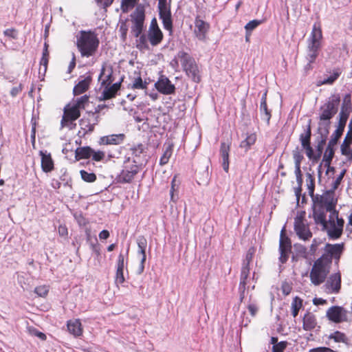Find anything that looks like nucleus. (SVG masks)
Listing matches in <instances>:
<instances>
[{
    "mask_svg": "<svg viewBox=\"0 0 352 352\" xmlns=\"http://www.w3.org/2000/svg\"><path fill=\"white\" fill-rule=\"evenodd\" d=\"M315 223L322 226L328 237L331 240L340 239L343 233L344 221L339 217L338 211L322 213L320 210L318 214H313Z\"/></svg>",
    "mask_w": 352,
    "mask_h": 352,
    "instance_id": "f257e3e1",
    "label": "nucleus"
},
{
    "mask_svg": "<svg viewBox=\"0 0 352 352\" xmlns=\"http://www.w3.org/2000/svg\"><path fill=\"white\" fill-rule=\"evenodd\" d=\"M340 102V97L338 94L332 95L329 100L321 107L320 114V122L318 131L321 134L327 135L330 120L337 113Z\"/></svg>",
    "mask_w": 352,
    "mask_h": 352,
    "instance_id": "f03ea898",
    "label": "nucleus"
},
{
    "mask_svg": "<svg viewBox=\"0 0 352 352\" xmlns=\"http://www.w3.org/2000/svg\"><path fill=\"white\" fill-rule=\"evenodd\" d=\"M97 35L91 31L81 30L76 38V46L82 57L94 56L99 46Z\"/></svg>",
    "mask_w": 352,
    "mask_h": 352,
    "instance_id": "7ed1b4c3",
    "label": "nucleus"
},
{
    "mask_svg": "<svg viewBox=\"0 0 352 352\" xmlns=\"http://www.w3.org/2000/svg\"><path fill=\"white\" fill-rule=\"evenodd\" d=\"M323 35L322 25L320 21L314 23L311 32L307 40V59L311 63H314L319 55L322 47Z\"/></svg>",
    "mask_w": 352,
    "mask_h": 352,
    "instance_id": "20e7f679",
    "label": "nucleus"
},
{
    "mask_svg": "<svg viewBox=\"0 0 352 352\" xmlns=\"http://www.w3.org/2000/svg\"><path fill=\"white\" fill-rule=\"evenodd\" d=\"M164 38V34L160 28L157 21L155 17L153 18L147 34H142L137 43V47L140 50H147L149 49L148 43L152 46H157L162 43Z\"/></svg>",
    "mask_w": 352,
    "mask_h": 352,
    "instance_id": "39448f33",
    "label": "nucleus"
},
{
    "mask_svg": "<svg viewBox=\"0 0 352 352\" xmlns=\"http://www.w3.org/2000/svg\"><path fill=\"white\" fill-rule=\"evenodd\" d=\"M337 201L332 190H328L322 195H316L313 202V214H318L319 210L322 213L338 211L336 209Z\"/></svg>",
    "mask_w": 352,
    "mask_h": 352,
    "instance_id": "423d86ee",
    "label": "nucleus"
},
{
    "mask_svg": "<svg viewBox=\"0 0 352 352\" xmlns=\"http://www.w3.org/2000/svg\"><path fill=\"white\" fill-rule=\"evenodd\" d=\"M177 56L181 60L182 66L186 75L195 82H199L201 78L200 70L194 58L184 51L179 52Z\"/></svg>",
    "mask_w": 352,
    "mask_h": 352,
    "instance_id": "0eeeda50",
    "label": "nucleus"
},
{
    "mask_svg": "<svg viewBox=\"0 0 352 352\" xmlns=\"http://www.w3.org/2000/svg\"><path fill=\"white\" fill-rule=\"evenodd\" d=\"M344 243H326L322 249V254L318 259L331 267L332 261L338 265L341 255L344 252Z\"/></svg>",
    "mask_w": 352,
    "mask_h": 352,
    "instance_id": "6e6552de",
    "label": "nucleus"
},
{
    "mask_svg": "<svg viewBox=\"0 0 352 352\" xmlns=\"http://www.w3.org/2000/svg\"><path fill=\"white\" fill-rule=\"evenodd\" d=\"M331 270V266L316 259L310 272V280L315 286L323 283L327 278Z\"/></svg>",
    "mask_w": 352,
    "mask_h": 352,
    "instance_id": "1a4fd4ad",
    "label": "nucleus"
},
{
    "mask_svg": "<svg viewBox=\"0 0 352 352\" xmlns=\"http://www.w3.org/2000/svg\"><path fill=\"white\" fill-rule=\"evenodd\" d=\"M145 18V9L142 6H137L135 10L131 14V32L134 37L140 38L143 34Z\"/></svg>",
    "mask_w": 352,
    "mask_h": 352,
    "instance_id": "9d476101",
    "label": "nucleus"
},
{
    "mask_svg": "<svg viewBox=\"0 0 352 352\" xmlns=\"http://www.w3.org/2000/svg\"><path fill=\"white\" fill-rule=\"evenodd\" d=\"M105 157V153L102 151H95L89 146L78 147L75 151L76 161L91 159L92 161L99 162Z\"/></svg>",
    "mask_w": 352,
    "mask_h": 352,
    "instance_id": "9b49d317",
    "label": "nucleus"
},
{
    "mask_svg": "<svg viewBox=\"0 0 352 352\" xmlns=\"http://www.w3.org/2000/svg\"><path fill=\"white\" fill-rule=\"evenodd\" d=\"M305 212L302 211L294 219V230L299 239L304 241L309 239L312 236L306 219Z\"/></svg>",
    "mask_w": 352,
    "mask_h": 352,
    "instance_id": "f8f14e48",
    "label": "nucleus"
},
{
    "mask_svg": "<svg viewBox=\"0 0 352 352\" xmlns=\"http://www.w3.org/2000/svg\"><path fill=\"white\" fill-rule=\"evenodd\" d=\"M100 121V116L92 111L87 112L86 115L79 121L80 129L85 134L91 133L94 131L95 126Z\"/></svg>",
    "mask_w": 352,
    "mask_h": 352,
    "instance_id": "ddd939ff",
    "label": "nucleus"
},
{
    "mask_svg": "<svg viewBox=\"0 0 352 352\" xmlns=\"http://www.w3.org/2000/svg\"><path fill=\"white\" fill-rule=\"evenodd\" d=\"M327 318L335 323H341L348 321V311L342 307L332 306L329 307L326 313Z\"/></svg>",
    "mask_w": 352,
    "mask_h": 352,
    "instance_id": "4468645a",
    "label": "nucleus"
},
{
    "mask_svg": "<svg viewBox=\"0 0 352 352\" xmlns=\"http://www.w3.org/2000/svg\"><path fill=\"white\" fill-rule=\"evenodd\" d=\"M159 17L162 20L163 27L166 30L172 33L173 29V19L171 14V4L157 6Z\"/></svg>",
    "mask_w": 352,
    "mask_h": 352,
    "instance_id": "2eb2a0df",
    "label": "nucleus"
},
{
    "mask_svg": "<svg viewBox=\"0 0 352 352\" xmlns=\"http://www.w3.org/2000/svg\"><path fill=\"white\" fill-rule=\"evenodd\" d=\"M80 116V111L74 104H67L63 109V115L61 120L62 127L67 126L69 124L78 120Z\"/></svg>",
    "mask_w": 352,
    "mask_h": 352,
    "instance_id": "dca6fc26",
    "label": "nucleus"
},
{
    "mask_svg": "<svg viewBox=\"0 0 352 352\" xmlns=\"http://www.w3.org/2000/svg\"><path fill=\"white\" fill-rule=\"evenodd\" d=\"M327 294H338L341 289V274L340 272L331 274L324 285Z\"/></svg>",
    "mask_w": 352,
    "mask_h": 352,
    "instance_id": "f3484780",
    "label": "nucleus"
},
{
    "mask_svg": "<svg viewBox=\"0 0 352 352\" xmlns=\"http://www.w3.org/2000/svg\"><path fill=\"white\" fill-rule=\"evenodd\" d=\"M155 87L161 94L170 95L175 93V87L165 76L162 75L155 83Z\"/></svg>",
    "mask_w": 352,
    "mask_h": 352,
    "instance_id": "a211bd4d",
    "label": "nucleus"
},
{
    "mask_svg": "<svg viewBox=\"0 0 352 352\" xmlns=\"http://www.w3.org/2000/svg\"><path fill=\"white\" fill-rule=\"evenodd\" d=\"M209 28L210 24L208 23L201 19L199 16H196L194 33L199 40L204 41L206 39Z\"/></svg>",
    "mask_w": 352,
    "mask_h": 352,
    "instance_id": "6ab92c4d",
    "label": "nucleus"
},
{
    "mask_svg": "<svg viewBox=\"0 0 352 352\" xmlns=\"http://www.w3.org/2000/svg\"><path fill=\"white\" fill-rule=\"evenodd\" d=\"M136 243L138 248V254L142 256L138 268L139 274H141L144 270V263L146 259V250L147 248V240L144 236H139L136 239Z\"/></svg>",
    "mask_w": 352,
    "mask_h": 352,
    "instance_id": "aec40b11",
    "label": "nucleus"
},
{
    "mask_svg": "<svg viewBox=\"0 0 352 352\" xmlns=\"http://www.w3.org/2000/svg\"><path fill=\"white\" fill-rule=\"evenodd\" d=\"M339 117L340 118L338 128L332 135L331 138L330 140L331 141H332L333 143H338V140L342 136L349 118V113L344 112L343 111H341V112L339 114Z\"/></svg>",
    "mask_w": 352,
    "mask_h": 352,
    "instance_id": "412c9836",
    "label": "nucleus"
},
{
    "mask_svg": "<svg viewBox=\"0 0 352 352\" xmlns=\"http://www.w3.org/2000/svg\"><path fill=\"white\" fill-rule=\"evenodd\" d=\"M92 82V77L90 74L83 77L82 80H80L74 87L73 94L74 96H78L86 92Z\"/></svg>",
    "mask_w": 352,
    "mask_h": 352,
    "instance_id": "4be33fe9",
    "label": "nucleus"
},
{
    "mask_svg": "<svg viewBox=\"0 0 352 352\" xmlns=\"http://www.w3.org/2000/svg\"><path fill=\"white\" fill-rule=\"evenodd\" d=\"M120 82H116L113 84L110 87H105V89L103 90L102 93L100 100H107L115 98L117 94V92L120 89Z\"/></svg>",
    "mask_w": 352,
    "mask_h": 352,
    "instance_id": "5701e85b",
    "label": "nucleus"
},
{
    "mask_svg": "<svg viewBox=\"0 0 352 352\" xmlns=\"http://www.w3.org/2000/svg\"><path fill=\"white\" fill-rule=\"evenodd\" d=\"M230 151V144L221 142L220 146V154L222 158V166L226 172L229 169V153Z\"/></svg>",
    "mask_w": 352,
    "mask_h": 352,
    "instance_id": "b1692460",
    "label": "nucleus"
},
{
    "mask_svg": "<svg viewBox=\"0 0 352 352\" xmlns=\"http://www.w3.org/2000/svg\"><path fill=\"white\" fill-rule=\"evenodd\" d=\"M317 326V320L314 314L307 312L302 319V328L305 331H311Z\"/></svg>",
    "mask_w": 352,
    "mask_h": 352,
    "instance_id": "393cba45",
    "label": "nucleus"
},
{
    "mask_svg": "<svg viewBox=\"0 0 352 352\" xmlns=\"http://www.w3.org/2000/svg\"><path fill=\"white\" fill-rule=\"evenodd\" d=\"M124 139V134H112L102 137L100 140V144L118 145L122 143Z\"/></svg>",
    "mask_w": 352,
    "mask_h": 352,
    "instance_id": "a878e982",
    "label": "nucleus"
},
{
    "mask_svg": "<svg viewBox=\"0 0 352 352\" xmlns=\"http://www.w3.org/2000/svg\"><path fill=\"white\" fill-rule=\"evenodd\" d=\"M67 326L69 332L74 335L75 337H78L82 335V324L79 319L70 320L67 321Z\"/></svg>",
    "mask_w": 352,
    "mask_h": 352,
    "instance_id": "bb28decb",
    "label": "nucleus"
},
{
    "mask_svg": "<svg viewBox=\"0 0 352 352\" xmlns=\"http://www.w3.org/2000/svg\"><path fill=\"white\" fill-rule=\"evenodd\" d=\"M173 149L174 144L173 142H167L164 144V151L160 160V165H164L168 162L173 155Z\"/></svg>",
    "mask_w": 352,
    "mask_h": 352,
    "instance_id": "cd10ccee",
    "label": "nucleus"
},
{
    "mask_svg": "<svg viewBox=\"0 0 352 352\" xmlns=\"http://www.w3.org/2000/svg\"><path fill=\"white\" fill-rule=\"evenodd\" d=\"M41 155V167L45 173L51 171L54 168V162L50 154H45L43 151L40 153Z\"/></svg>",
    "mask_w": 352,
    "mask_h": 352,
    "instance_id": "c85d7f7f",
    "label": "nucleus"
},
{
    "mask_svg": "<svg viewBox=\"0 0 352 352\" xmlns=\"http://www.w3.org/2000/svg\"><path fill=\"white\" fill-rule=\"evenodd\" d=\"M341 74L342 69L340 68H335L329 77L322 80L318 81L317 86H321L324 85H333L340 76Z\"/></svg>",
    "mask_w": 352,
    "mask_h": 352,
    "instance_id": "c756f323",
    "label": "nucleus"
},
{
    "mask_svg": "<svg viewBox=\"0 0 352 352\" xmlns=\"http://www.w3.org/2000/svg\"><path fill=\"white\" fill-rule=\"evenodd\" d=\"M279 249L291 250L292 243L290 239L286 235L285 227L284 226L280 234Z\"/></svg>",
    "mask_w": 352,
    "mask_h": 352,
    "instance_id": "7c9ffc66",
    "label": "nucleus"
},
{
    "mask_svg": "<svg viewBox=\"0 0 352 352\" xmlns=\"http://www.w3.org/2000/svg\"><path fill=\"white\" fill-rule=\"evenodd\" d=\"M256 140L257 137L256 133L248 134L246 138L241 142L239 146L244 148L245 151L247 152L250 149L251 146L256 143Z\"/></svg>",
    "mask_w": 352,
    "mask_h": 352,
    "instance_id": "2f4dec72",
    "label": "nucleus"
},
{
    "mask_svg": "<svg viewBox=\"0 0 352 352\" xmlns=\"http://www.w3.org/2000/svg\"><path fill=\"white\" fill-rule=\"evenodd\" d=\"M336 144L337 143H333L332 141L329 140L323 156V161L326 163V164H330L334 156V147L336 146Z\"/></svg>",
    "mask_w": 352,
    "mask_h": 352,
    "instance_id": "473e14b6",
    "label": "nucleus"
},
{
    "mask_svg": "<svg viewBox=\"0 0 352 352\" xmlns=\"http://www.w3.org/2000/svg\"><path fill=\"white\" fill-rule=\"evenodd\" d=\"M292 155H293V158H294V162H295V168H296L295 172H296V176H302L301 170H300V164H301L302 160H303V155H302V153L298 150V148L294 150Z\"/></svg>",
    "mask_w": 352,
    "mask_h": 352,
    "instance_id": "72a5a7b5",
    "label": "nucleus"
},
{
    "mask_svg": "<svg viewBox=\"0 0 352 352\" xmlns=\"http://www.w3.org/2000/svg\"><path fill=\"white\" fill-rule=\"evenodd\" d=\"M311 120L307 126V129L305 133H302L300 136V140L301 145L303 147L311 145Z\"/></svg>",
    "mask_w": 352,
    "mask_h": 352,
    "instance_id": "f704fd0d",
    "label": "nucleus"
},
{
    "mask_svg": "<svg viewBox=\"0 0 352 352\" xmlns=\"http://www.w3.org/2000/svg\"><path fill=\"white\" fill-rule=\"evenodd\" d=\"M260 110L261 113L265 114L264 119H265L267 122V123L270 122V118H271V111L267 108V91L263 95L261 104H260Z\"/></svg>",
    "mask_w": 352,
    "mask_h": 352,
    "instance_id": "c9c22d12",
    "label": "nucleus"
},
{
    "mask_svg": "<svg viewBox=\"0 0 352 352\" xmlns=\"http://www.w3.org/2000/svg\"><path fill=\"white\" fill-rule=\"evenodd\" d=\"M48 44L45 42L44 43V48L43 51L42 57L40 60V71L41 70V67H43V72L45 73L47 71V65L49 63V58H50V53L48 51Z\"/></svg>",
    "mask_w": 352,
    "mask_h": 352,
    "instance_id": "e433bc0d",
    "label": "nucleus"
},
{
    "mask_svg": "<svg viewBox=\"0 0 352 352\" xmlns=\"http://www.w3.org/2000/svg\"><path fill=\"white\" fill-rule=\"evenodd\" d=\"M329 340H333L336 342L347 343L348 339L346 335L339 331H336L329 336Z\"/></svg>",
    "mask_w": 352,
    "mask_h": 352,
    "instance_id": "4c0bfd02",
    "label": "nucleus"
},
{
    "mask_svg": "<svg viewBox=\"0 0 352 352\" xmlns=\"http://www.w3.org/2000/svg\"><path fill=\"white\" fill-rule=\"evenodd\" d=\"M250 274V267L249 265H243L241 271V277H240V283L241 287L243 285H246L248 282V278Z\"/></svg>",
    "mask_w": 352,
    "mask_h": 352,
    "instance_id": "58836bf2",
    "label": "nucleus"
},
{
    "mask_svg": "<svg viewBox=\"0 0 352 352\" xmlns=\"http://www.w3.org/2000/svg\"><path fill=\"white\" fill-rule=\"evenodd\" d=\"M302 305V300L298 298V296H296L292 302V316L296 318L298 314V311L300 309Z\"/></svg>",
    "mask_w": 352,
    "mask_h": 352,
    "instance_id": "ea45409f",
    "label": "nucleus"
},
{
    "mask_svg": "<svg viewBox=\"0 0 352 352\" xmlns=\"http://www.w3.org/2000/svg\"><path fill=\"white\" fill-rule=\"evenodd\" d=\"M89 97L87 95H84L80 98H78L74 102V105L77 107L79 111L84 109L85 106L89 102Z\"/></svg>",
    "mask_w": 352,
    "mask_h": 352,
    "instance_id": "a19ab883",
    "label": "nucleus"
},
{
    "mask_svg": "<svg viewBox=\"0 0 352 352\" xmlns=\"http://www.w3.org/2000/svg\"><path fill=\"white\" fill-rule=\"evenodd\" d=\"M62 182H63V187L67 188V187L70 186L69 184V181L68 180L66 181L65 179H63V177H56V178L54 177L52 179L51 185L55 189L60 188L62 185Z\"/></svg>",
    "mask_w": 352,
    "mask_h": 352,
    "instance_id": "79ce46f5",
    "label": "nucleus"
},
{
    "mask_svg": "<svg viewBox=\"0 0 352 352\" xmlns=\"http://www.w3.org/2000/svg\"><path fill=\"white\" fill-rule=\"evenodd\" d=\"M148 83L144 81L143 82L142 77L138 76L134 79L131 85L133 89H146Z\"/></svg>",
    "mask_w": 352,
    "mask_h": 352,
    "instance_id": "37998d69",
    "label": "nucleus"
},
{
    "mask_svg": "<svg viewBox=\"0 0 352 352\" xmlns=\"http://www.w3.org/2000/svg\"><path fill=\"white\" fill-rule=\"evenodd\" d=\"M139 0H122L121 10L123 12H126L129 9L133 8Z\"/></svg>",
    "mask_w": 352,
    "mask_h": 352,
    "instance_id": "c03bdc74",
    "label": "nucleus"
},
{
    "mask_svg": "<svg viewBox=\"0 0 352 352\" xmlns=\"http://www.w3.org/2000/svg\"><path fill=\"white\" fill-rule=\"evenodd\" d=\"M308 193L311 197L312 200L314 201V199H315L314 196V189H315V177H307L306 179Z\"/></svg>",
    "mask_w": 352,
    "mask_h": 352,
    "instance_id": "a18cd8bd",
    "label": "nucleus"
},
{
    "mask_svg": "<svg viewBox=\"0 0 352 352\" xmlns=\"http://www.w3.org/2000/svg\"><path fill=\"white\" fill-rule=\"evenodd\" d=\"M296 181H297L298 186L294 188V192H295V195L296 197L297 205L300 206L299 201H300V198L302 195L301 192H302V185L303 183V177H296Z\"/></svg>",
    "mask_w": 352,
    "mask_h": 352,
    "instance_id": "49530a36",
    "label": "nucleus"
},
{
    "mask_svg": "<svg viewBox=\"0 0 352 352\" xmlns=\"http://www.w3.org/2000/svg\"><path fill=\"white\" fill-rule=\"evenodd\" d=\"M261 23V21L259 20L250 21L245 26V31L252 32V31L256 28Z\"/></svg>",
    "mask_w": 352,
    "mask_h": 352,
    "instance_id": "de8ad7c7",
    "label": "nucleus"
},
{
    "mask_svg": "<svg viewBox=\"0 0 352 352\" xmlns=\"http://www.w3.org/2000/svg\"><path fill=\"white\" fill-rule=\"evenodd\" d=\"M287 346V342L281 341L272 346V352H283Z\"/></svg>",
    "mask_w": 352,
    "mask_h": 352,
    "instance_id": "09e8293b",
    "label": "nucleus"
},
{
    "mask_svg": "<svg viewBox=\"0 0 352 352\" xmlns=\"http://www.w3.org/2000/svg\"><path fill=\"white\" fill-rule=\"evenodd\" d=\"M133 155L139 156L144 151V146L142 144H138L131 148Z\"/></svg>",
    "mask_w": 352,
    "mask_h": 352,
    "instance_id": "8fccbe9b",
    "label": "nucleus"
},
{
    "mask_svg": "<svg viewBox=\"0 0 352 352\" xmlns=\"http://www.w3.org/2000/svg\"><path fill=\"white\" fill-rule=\"evenodd\" d=\"M303 148L305 150V153L309 160L317 161L316 155L314 152V150L311 145L303 147Z\"/></svg>",
    "mask_w": 352,
    "mask_h": 352,
    "instance_id": "3c124183",
    "label": "nucleus"
},
{
    "mask_svg": "<svg viewBox=\"0 0 352 352\" xmlns=\"http://www.w3.org/2000/svg\"><path fill=\"white\" fill-rule=\"evenodd\" d=\"M322 243L320 239H314L312 243L310 246V254L311 255H315L318 250V246Z\"/></svg>",
    "mask_w": 352,
    "mask_h": 352,
    "instance_id": "603ef678",
    "label": "nucleus"
},
{
    "mask_svg": "<svg viewBox=\"0 0 352 352\" xmlns=\"http://www.w3.org/2000/svg\"><path fill=\"white\" fill-rule=\"evenodd\" d=\"M280 252V257L279 261L281 263H285L287 262L289 258V253L291 252V250H284V249H279Z\"/></svg>",
    "mask_w": 352,
    "mask_h": 352,
    "instance_id": "864d4df0",
    "label": "nucleus"
},
{
    "mask_svg": "<svg viewBox=\"0 0 352 352\" xmlns=\"http://www.w3.org/2000/svg\"><path fill=\"white\" fill-rule=\"evenodd\" d=\"M35 293L41 297L45 296L48 293V289L46 286L42 285L36 287L34 289Z\"/></svg>",
    "mask_w": 352,
    "mask_h": 352,
    "instance_id": "5fc2aeb1",
    "label": "nucleus"
},
{
    "mask_svg": "<svg viewBox=\"0 0 352 352\" xmlns=\"http://www.w3.org/2000/svg\"><path fill=\"white\" fill-rule=\"evenodd\" d=\"M95 1L99 7H101L104 10H107V8L111 6L114 1V0H95Z\"/></svg>",
    "mask_w": 352,
    "mask_h": 352,
    "instance_id": "6e6d98bb",
    "label": "nucleus"
},
{
    "mask_svg": "<svg viewBox=\"0 0 352 352\" xmlns=\"http://www.w3.org/2000/svg\"><path fill=\"white\" fill-rule=\"evenodd\" d=\"M254 252V251L253 248L249 249V250L248 251V252L246 254L245 258L243 261V265H250V263L252 261V258H253Z\"/></svg>",
    "mask_w": 352,
    "mask_h": 352,
    "instance_id": "4d7b16f0",
    "label": "nucleus"
},
{
    "mask_svg": "<svg viewBox=\"0 0 352 352\" xmlns=\"http://www.w3.org/2000/svg\"><path fill=\"white\" fill-rule=\"evenodd\" d=\"M324 143H325V140H322L318 144V145L316 146V155L317 161L320 158V157L322 155Z\"/></svg>",
    "mask_w": 352,
    "mask_h": 352,
    "instance_id": "13d9d810",
    "label": "nucleus"
},
{
    "mask_svg": "<svg viewBox=\"0 0 352 352\" xmlns=\"http://www.w3.org/2000/svg\"><path fill=\"white\" fill-rule=\"evenodd\" d=\"M116 282L122 284L124 282V270H117L116 273Z\"/></svg>",
    "mask_w": 352,
    "mask_h": 352,
    "instance_id": "bf43d9fd",
    "label": "nucleus"
},
{
    "mask_svg": "<svg viewBox=\"0 0 352 352\" xmlns=\"http://www.w3.org/2000/svg\"><path fill=\"white\" fill-rule=\"evenodd\" d=\"M3 34L5 36L14 39L17 37V31L14 28L7 29L3 32Z\"/></svg>",
    "mask_w": 352,
    "mask_h": 352,
    "instance_id": "052dcab7",
    "label": "nucleus"
},
{
    "mask_svg": "<svg viewBox=\"0 0 352 352\" xmlns=\"http://www.w3.org/2000/svg\"><path fill=\"white\" fill-rule=\"evenodd\" d=\"M292 289V288L288 283H287V282L283 283V284L281 285V290L283 292V294L285 296L289 295L291 293Z\"/></svg>",
    "mask_w": 352,
    "mask_h": 352,
    "instance_id": "680f3d73",
    "label": "nucleus"
},
{
    "mask_svg": "<svg viewBox=\"0 0 352 352\" xmlns=\"http://www.w3.org/2000/svg\"><path fill=\"white\" fill-rule=\"evenodd\" d=\"M124 255L120 253L118 256L117 263V270H124Z\"/></svg>",
    "mask_w": 352,
    "mask_h": 352,
    "instance_id": "e2e57ef3",
    "label": "nucleus"
},
{
    "mask_svg": "<svg viewBox=\"0 0 352 352\" xmlns=\"http://www.w3.org/2000/svg\"><path fill=\"white\" fill-rule=\"evenodd\" d=\"M133 177H116L113 184H126L132 182Z\"/></svg>",
    "mask_w": 352,
    "mask_h": 352,
    "instance_id": "0e129e2a",
    "label": "nucleus"
},
{
    "mask_svg": "<svg viewBox=\"0 0 352 352\" xmlns=\"http://www.w3.org/2000/svg\"><path fill=\"white\" fill-rule=\"evenodd\" d=\"M309 352H335L333 350L329 347L325 346H320L316 348H313L309 351Z\"/></svg>",
    "mask_w": 352,
    "mask_h": 352,
    "instance_id": "69168bd1",
    "label": "nucleus"
},
{
    "mask_svg": "<svg viewBox=\"0 0 352 352\" xmlns=\"http://www.w3.org/2000/svg\"><path fill=\"white\" fill-rule=\"evenodd\" d=\"M30 332H31L32 335L38 337L41 340H46L45 334L43 333V332H41V331H38L36 329H34L31 330Z\"/></svg>",
    "mask_w": 352,
    "mask_h": 352,
    "instance_id": "338daca9",
    "label": "nucleus"
},
{
    "mask_svg": "<svg viewBox=\"0 0 352 352\" xmlns=\"http://www.w3.org/2000/svg\"><path fill=\"white\" fill-rule=\"evenodd\" d=\"M248 309L252 316H254L258 311V306L255 303H250L248 305Z\"/></svg>",
    "mask_w": 352,
    "mask_h": 352,
    "instance_id": "774afa93",
    "label": "nucleus"
}]
</instances>
